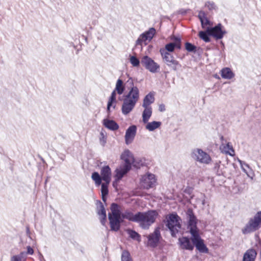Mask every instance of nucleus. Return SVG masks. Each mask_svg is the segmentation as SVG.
Returning a JSON list of instances; mask_svg holds the SVG:
<instances>
[{
	"label": "nucleus",
	"instance_id": "1",
	"mask_svg": "<svg viewBox=\"0 0 261 261\" xmlns=\"http://www.w3.org/2000/svg\"><path fill=\"white\" fill-rule=\"evenodd\" d=\"M127 83L130 85V89L124 96L121 107V112L124 115H128L133 111L139 99V90L137 87L134 86L133 79L129 78Z\"/></svg>",
	"mask_w": 261,
	"mask_h": 261
},
{
	"label": "nucleus",
	"instance_id": "2",
	"mask_svg": "<svg viewBox=\"0 0 261 261\" xmlns=\"http://www.w3.org/2000/svg\"><path fill=\"white\" fill-rule=\"evenodd\" d=\"M137 223L144 229H148L154 223L158 216L155 210H149L145 212H138Z\"/></svg>",
	"mask_w": 261,
	"mask_h": 261
},
{
	"label": "nucleus",
	"instance_id": "3",
	"mask_svg": "<svg viewBox=\"0 0 261 261\" xmlns=\"http://www.w3.org/2000/svg\"><path fill=\"white\" fill-rule=\"evenodd\" d=\"M110 209L111 213L108 214L110 227L112 230L117 231L120 228V223L122 221L119 206L117 203H112Z\"/></svg>",
	"mask_w": 261,
	"mask_h": 261
},
{
	"label": "nucleus",
	"instance_id": "4",
	"mask_svg": "<svg viewBox=\"0 0 261 261\" xmlns=\"http://www.w3.org/2000/svg\"><path fill=\"white\" fill-rule=\"evenodd\" d=\"M111 169L108 165L103 166L100 170V175L94 172L92 174L91 178L94 181L96 186H99L101 184L102 180L107 184H110L111 180Z\"/></svg>",
	"mask_w": 261,
	"mask_h": 261
},
{
	"label": "nucleus",
	"instance_id": "5",
	"mask_svg": "<svg viewBox=\"0 0 261 261\" xmlns=\"http://www.w3.org/2000/svg\"><path fill=\"white\" fill-rule=\"evenodd\" d=\"M181 219L176 214H171L167 218L166 226L170 231L173 237H175L176 234L181 228Z\"/></svg>",
	"mask_w": 261,
	"mask_h": 261
},
{
	"label": "nucleus",
	"instance_id": "6",
	"mask_svg": "<svg viewBox=\"0 0 261 261\" xmlns=\"http://www.w3.org/2000/svg\"><path fill=\"white\" fill-rule=\"evenodd\" d=\"M261 226V211H259L249 220L242 229L243 234L249 233L259 229Z\"/></svg>",
	"mask_w": 261,
	"mask_h": 261
},
{
	"label": "nucleus",
	"instance_id": "7",
	"mask_svg": "<svg viewBox=\"0 0 261 261\" xmlns=\"http://www.w3.org/2000/svg\"><path fill=\"white\" fill-rule=\"evenodd\" d=\"M186 216L188 220V228L189 229L191 236L193 232H195L196 234L198 233V229L197 227V219L191 208L188 209L186 212Z\"/></svg>",
	"mask_w": 261,
	"mask_h": 261
},
{
	"label": "nucleus",
	"instance_id": "8",
	"mask_svg": "<svg viewBox=\"0 0 261 261\" xmlns=\"http://www.w3.org/2000/svg\"><path fill=\"white\" fill-rule=\"evenodd\" d=\"M142 65L151 73L158 72L160 70V65L148 56H144L141 61Z\"/></svg>",
	"mask_w": 261,
	"mask_h": 261
},
{
	"label": "nucleus",
	"instance_id": "9",
	"mask_svg": "<svg viewBox=\"0 0 261 261\" xmlns=\"http://www.w3.org/2000/svg\"><path fill=\"white\" fill-rule=\"evenodd\" d=\"M192 157L196 161L205 164H209L211 160L209 154L203 151L202 149L198 148L193 150Z\"/></svg>",
	"mask_w": 261,
	"mask_h": 261
},
{
	"label": "nucleus",
	"instance_id": "10",
	"mask_svg": "<svg viewBox=\"0 0 261 261\" xmlns=\"http://www.w3.org/2000/svg\"><path fill=\"white\" fill-rule=\"evenodd\" d=\"M191 241L193 244L195 246L196 249L201 253H206L208 249L204 243L203 240L201 238L199 233H195L193 232L191 237Z\"/></svg>",
	"mask_w": 261,
	"mask_h": 261
},
{
	"label": "nucleus",
	"instance_id": "11",
	"mask_svg": "<svg viewBox=\"0 0 261 261\" xmlns=\"http://www.w3.org/2000/svg\"><path fill=\"white\" fill-rule=\"evenodd\" d=\"M207 32L210 36L214 37L216 39H222L226 34V31L223 29V26L221 23L218 24L214 27L207 28Z\"/></svg>",
	"mask_w": 261,
	"mask_h": 261
},
{
	"label": "nucleus",
	"instance_id": "12",
	"mask_svg": "<svg viewBox=\"0 0 261 261\" xmlns=\"http://www.w3.org/2000/svg\"><path fill=\"white\" fill-rule=\"evenodd\" d=\"M156 179L155 176L153 174L148 173L146 175L142 176L140 184L143 188L148 189L152 188L155 185Z\"/></svg>",
	"mask_w": 261,
	"mask_h": 261
},
{
	"label": "nucleus",
	"instance_id": "13",
	"mask_svg": "<svg viewBox=\"0 0 261 261\" xmlns=\"http://www.w3.org/2000/svg\"><path fill=\"white\" fill-rule=\"evenodd\" d=\"M148 245L154 248L157 246L160 239L161 238L159 227H156L153 233L148 236Z\"/></svg>",
	"mask_w": 261,
	"mask_h": 261
},
{
	"label": "nucleus",
	"instance_id": "14",
	"mask_svg": "<svg viewBox=\"0 0 261 261\" xmlns=\"http://www.w3.org/2000/svg\"><path fill=\"white\" fill-rule=\"evenodd\" d=\"M137 129L136 125H132L126 129L124 136L126 144L129 145L133 142L137 133Z\"/></svg>",
	"mask_w": 261,
	"mask_h": 261
},
{
	"label": "nucleus",
	"instance_id": "15",
	"mask_svg": "<svg viewBox=\"0 0 261 261\" xmlns=\"http://www.w3.org/2000/svg\"><path fill=\"white\" fill-rule=\"evenodd\" d=\"M121 159L124 161V166H127L131 168L132 164L134 162L135 159L133 153L128 149H125L121 155Z\"/></svg>",
	"mask_w": 261,
	"mask_h": 261
},
{
	"label": "nucleus",
	"instance_id": "16",
	"mask_svg": "<svg viewBox=\"0 0 261 261\" xmlns=\"http://www.w3.org/2000/svg\"><path fill=\"white\" fill-rule=\"evenodd\" d=\"M178 243L180 247L182 249L193 250L194 249V244L190 242V239L186 237H182L178 239Z\"/></svg>",
	"mask_w": 261,
	"mask_h": 261
},
{
	"label": "nucleus",
	"instance_id": "17",
	"mask_svg": "<svg viewBox=\"0 0 261 261\" xmlns=\"http://www.w3.org/2000/svg\"><path fill=\"white\" fill-rule=\"evenodd\" d=\"M130 168L127 166H121L119 168H117L115 170L116 174L115 176V181L113 182V186H115V182L119 181L123 176L127 173Z\"/></svg>",
	"mask_w": 261,
	"mask_h": 261
},
{
	"label": "nucleus",
	"instance_id": "18",
	"mask_svg": "<svg viewBox=\"0 0 261 261\" xmlns=\"http://www.w3.org/2000/svg\"><path fill=\"white\" fill-rule=\"evenodd\" d=\"M138 212L134 214L133 212L129 210L125 211L121 215L123 219H127L129 221L137 223L138 219Z\"/></svg>",
	"mask_w": 261,
	"mask_h": 261
},
{
	"label": "nucleus",
	"instance_id": "19",
	"mask_svg": "<svg viewBox=\"0 0 261 261\" xmlns=\"http://www.w3.org/2000/svg\"><path fill=\"white\" fill-rule=\"evenodd\" d=\"M103 125L111 130H116L119 128V125L114 120L105 119L103 120Z\"/></svg>",
	"mask_w": 261,
	"mask_h": 261
},
{
	"label": "nucleus",
	"instance_id": "20",
	"mask_svg": "<svg viewBox=\"0 0 261 261\" xmlns=\"http://www.w3.org/2000/svg\"><path fill=\"white\" fill-rule=\"evenodd\" d=\"M256 254L254 249H248L244 254L243 261H254Z\"/></svg>",
	"mask_w": 261,
	"mask_h": 261
},
{
	"label": "nucleus",
	"instance_id": "21",
	"mask_svg": "<svg viewBox=\"0 0 261 261\" xmlns=\"http://www.w3.org/2000/svg\"><path fill=\"white\" fill-rule=\"evenodd\" d=\"M220 149L222 152L228 154L231 156L234 155V150L233 149L232 145L230 143H227L226 144H222L220 146Z\"/></svg>",
	"mask_w": 261,
	"mask_h": 261
},
{
	"label": "nucleus",
	"instance_id": "22",
	"mask_svg": "<svg viewBox=\"0 0 261 261\" xmlns=\"http://www.w3.org/2000/svg\"><path fill=\"white\" fill-rule=\"evenodd\" d=\"M221 75L224 79H231L234 76V74L229 68H224L221 70Z\"/></svg>",
	"mask_w": 261,
	"mask_h": 261
},
{
	"label": "nucleus",
	"instance_id": "23",
	"mask_svg": "<svg viewBox=\"0 0 261 261\" xmlns=\"http://www.w3.org/2000/svg\"><path fill=\"white\" fill-rule=\"evenodd\" d=\"M144 110L142 113V121L144 123L148 122L149 118L152 115V108L151 107H143Z\"/></svg>",
	"mask_w": 261,
	"mask_h": 261
},
{
	"label": "nucleus",
	"instance_id": "24",
	"mask_svg": "<svg viewBox=\"0 0 261 261\" xmlns=\"http://www.w3.org/2000/svg\"><path fill=\"white\" fill-rule=\"evenodd\" d=\"M154 97L153 94L149 93L147 94L144 98L142 107H151L150 105L153 103Z\"/></svg>",
	"mask_w": 261,
	"mask_h": 261
},
{
	"label": "nucleus",
	"instance_id": "25",
	"mask_svg": "<svg viewBox=\"0 0 261 261\" xmlns=\"http://www.w3.org/2000/svg\"><path fill=\"white\" fill-rule=\"evenodd\" d=\"M198 18L200 20L202 28H205L207 25L210 24V21L206 17L205 12L201 11L198 14Z\"/></svg>",
	"mask_w": 261,
	"mask_h": 261
},
{
	"label": "nucleus",
	"instance_id": "26",
	"mask_svg": "<svg viewBox=\"0 0 261 261\" xmlns=\"http://www.w3.org/2000/svg\"><path fill=\"white\" fill-rule=\"evenodd\" d=\"M162 124L161 122L153 121L146 123L145 128L149 132H152L155 129L159 128Z\"/></svg>",
	"mask_w": 261,
	"mask_h": 261
},
{
	"label": "nucleus",
	"instance_id": "27",
	"mask_svg": "<svg viewBox=\"0 0 261 261\" xmlns=\"http://www.w3.org/2000/svg\"><path fill=\"white\" fill-rule=\"evenodd\" d=\"M166 65L174 71H177L181 67V64L178 61L175 59L174 57Z\"/></svg>",
	"mask_w": 261,
	"mask_h": 261
},
{
	"label": "nucleus",
	"instance_id": "28",
	"mask_svg": "<svg viewBox=\"0 0 261 261\" xmlns=\"http://www.w3.org/2000/svg\"><path fill=\"white\" fill-rule=\"evenodd\" d=\"M160 53L161 55L163 61L166 64L169 63V62L171 60V59L173 57L170 53L166 51L164 48L160 49Z\"/></svg>",
	"mask_w": 261,
	"mask_h": 261
},
{
	"label": "nucleus",
	"instance_id": "29",
	"mask_svg": "<svg viewBox=\"0 0 261 261\" xmlns=\"http://www.w3.org/2000/svg\"><path fill=\"white\" fill-rule=\"evenodd\" d=\"M149 39L148 38V36L145 33H142L140 35L138 39L136 40V44L137 45H142V43H144V45H147V43L150 42Z\"/></svg>",
	"mask_w": 261,
	"mask_h": 261
},
{
	"label": "nucleus",
	"instance_id": "30",
	"mask_svg": "<svg viewBox=\"0 0 261 261\" xmlns=\"http://www.w3.org/2000/svg\"><path fill=\"white\" fill-rule=\"evenodd\" d=\"M109 184H107L105 182L104 183L101 184V192L102 196V199L103 201H106V196L108 194L109 190H108V185Z\"/></svg>",
	"mask_w": 261,
	"mask_h": 261
},
{
	"label": "nucleus",
	"instance_id": "31",
	"mask_svg": "<svg viewBox=\"0 0 261 261\" xmlns=\"http://www.w3.org/2000/svg\"><path fill=\"white\" fill-rule=\"evenodd\" d=\"M119 95H121L124 91L123 81L121 79L117 81L115 90Z\"/></svg>",
	"mask_w": 261,
	"mask_h": 261
},
{
	"label": "nucleus",
	"instance_id": "32",
	"mask_svg": "<svg viewBox=\"0 0 261 261\" xmlns=\"http://www.w3.org/2000/svg\"><path fill=\"white\" fill-rule=\"evenodd\" d=\"M26 253L21 252L19 254L13 255L11 258V261H25Z\"/></svg>",
	"mask_w": 261,
	"mask_h": 261
},
{
	"label": "nucleus",
	"instance_id": "33",
	"mask_svg": "<svg viewBox=\"0 0 261 261\" xmlns=\"http://www.w3.org/2000/svg\"><path fill=\"white\" fill-rule=\"evenodd\" d=\"M127 233L129 235V237L131 238L132 239L138 241V242L141 241V237L140 234L132 229H128L126 230Z\"/></svg>",
	"mask_w": 261,
	"mask_h": 261
},
{
	"label": "nucleus",
	"instance_id": "34",
	"mask_svg": "<svg viewBox=\"0 0 261 261\" xmlns=\"http://www.w3.org/2000/svg\"><path fill=\"white\" fill-rule=\"evenodd\" d=\"M204 6L205 7H206L210 11L217 10L218 9L217 5L213 1H206L205 3Z\"/></svg>",
	"mask_w": 261,
	"mask_h": 261
},
{
	"label": "nucleus",
	"instance_id": "35",
	"mask_svg": "<svg viewBox=\"0 0 261 261\" xmlns=\"http://www.w3.org/2000/svg\"><path fill=\"white\" fill-rule=\"evenodd\" d=\"M214 171L218 175L220 176L223 174V171L221 167V165H220V162H217L215 164Z\"/></svg>",
	"mask_w": 261,
	"mask_h": 261
},
{
	"label": "nucleus",
	"instance_id": "36",
	"mask_svg": "<svg viewBox=\"0 0 261 261\" xmlns=\"http://www.w3.org/2000/svg\"><path fill=\"white\" fill-rule=\"evenodd\" d=\"M116 91L115 90H114L111 93V95L109 98V101L108 103V105H107L108 111L110 110V107L112 106V103L113 102L116 101Z\"/></svg>",
	"mask_w": 261,
	"mask_h": 261
},
{
	"label": "nucleus",
	"instance_id": "37",
	"mask_svg": "<svg viewBox=\"0 0 261 261\" xmlns=\"http://www.w3.org/2000/svg\"><path fill=\"white\" fill-rule=\"evenodd\" d=\"M121 261H133L128 251L124 250L121 254Z\"/></svg>",
	"mask_w": 261,
	"mask_h": 261
},
{
	"label": "nucleus",
	"instance_id": "38",
	"mask_svg": "<svg viewBox=\"0 0 261 261\" xmlns=\"http://www.w3.org/2000/svg\"><path fill=\"white\" fill-rule=\"evenodd\" d=\"M171 39L173 41L172 43L177 45V48L180 49L181 47V39L179 37L173 36L171 37Z\"/></svg>",
	"mask_w": 261,
	"mask_h": 261
},
{
	"label": "nucleus",
	"instance_id": "39",
	"mask_svg": "<svg viewBox=\"0 0 261 261\" xmlns=\"http://www.w3.org/2000/svg\"><path fill=\"white\" fill-rule=\"evenodd\" d=\"M210 36L206 32L201 31L199 33V37L204 40L205 42H208L210 41V39L208 37Z\"/></svg>",
	"mask_w": 261,
	"mask_h": 261
},
{
	"label": "nucleus",
	"instance_id": "40",
	"mask_svg": "<svg viewBox=\"0 0 261 261\" xmlns=\"http://www.w3.org/2000/svg\"><path fill=\"white\" fill-rule=\"evenodd\" d=\"M177 48V45L174 43L171 42L165 45V48H164L167 52H173L174 50V49Z\"/></svg>",
	"mask_w": 261,
	"mask_h": 261
},
{
	"label": "nucleus",
	"instance_id": "41",
	"mask_svg": "<svg viewBox=\"0 0 261 261\" xmlns=\"http://www.w3.org/2000/svg\"><path fill=\"white\" fill-rule=\"evenodd\" d=\"M185 48L188 52L195 53L196 50V46L189 42L185 43Z\"/></svg>",
	"mask_w": 261,
	"mask_h": 261
},
{
	"label": "nucleus",
	"instance_id": "42",
	"mask_svg": "<svg viewBox=\"0 0 261 261\" xmlns=\"http://www.w3.org/2000/svg\"><path fill=\"white\" fill-rule=\"evenodd\" d=\"M155 29L153 28H150L148 31L145 32L144 33L148 36V38L149 39V40H151L153 38V36L155 34Z\"/></svg>",
	"mask_w": 261,
	"mask_h": 261
},
{
	"label": "nucleus",
	"instance_id": "43",
	"mask_svg": "<svg viewBox=\"0 0 261 261\" xmlns=\"http://www.w3.org/2000/svg\"><path fill=\"white\" fill-rule=\"evenodd\" d=\"M97 213L100 217H106L107 216L104 206L100 201H99V209L98 210Z\"/></svg>",
	"mask_w": 261,
	"mask_h": 261
},
{
	"label": "nucleus",
	"instance_id": "44",
	"mask_svg": "<svg viewBox=\"0 0 261 261\" xmlns=\"http://www.w3.org/2000/svg\"><path fill=\"white\" fill-rule=\"evenodd\" d=\"M129 61L134 67H138L140 65L139 60L135 56H130Z\"/></svg>",
	"mask_w": 261,
	"mask_h": 261
},
{
	"label": "nucleus",
	"instance_id": "45",
	"mask_svg": "<svg viewBox=\"0 0 261 261\" xmlns=\"http://www.w3.org/2000/svg\"><path fill=\"white\" fill-rule=\"evenodd\" d=\"M27 252H25L26 255L27 254H30V255L33 254L34 250L33 249V248L31 247H30V246H27Z\"/></svg>",
	"mask_w": 261,
	"mask_h": 261
},
{
	"label": "nucleus",
	"instance_id": "46",
	"mask_svg": "<svg viewBox=\"0 0 261 261\" xmlns=\"http://www.w3.org/2000/svg\"><path fill=\"white\" fill-rule=\"evenodd\" d=\"M237 161L240 163V164L241 165V168L243 170V171L244 172L247 173L246 169L244 167H243V163H244V162L241 161V160H240L239 158L237 159Z\"/></svg>",
	"mask_w": 261,
	"mask_h": 261
},
{
	"label": "nucleus",
	"instance_id": "47",
	"mask_svg": "<svg viewBox=\"0 0 261 261\" xmlns=\"http://www.w3.org/2000/svg\"><path fill=\"white\" fill-rule=\"evenodd\" d=\"M165 106L164 104H160L159 106V110L160 112H164L165 111Z\"/></svg>",
	"mask_w": 261,
	"mask_h": 261
},
{
	"label": "nucleus",
	"instance_id": "48",
	"mask_svg": "<svg viewBox=\"0 0 261 261\" xmlns=\"http://www.w3.org/2000/svg\"><path fill=\"white\" fill-rule=\"evenodd\" d=\"M107 219V216L106 217H100V222L102 225H105Z\"/></svg>",
	"mask_w": 261,
	"mask_h": 261
},
{
	"label": "nucleus",
	"instance_id": "49",
	"mask_svg": "<svg viewBox=\"0 0 261 261\" xmlns=\"http://www.w3.org/2000/svg\"><path fill=\"white\" fill-rule=\"evenodd\" d=\"M100 135L102 136V139H101L100 140H101V141H102L103 145H104L106 143V139L105 138L104 135H103V133H101Z\"/></svg>",
	"mask_w": 261,
	"mask_h": 261
},
{
	"label": "nucleus",
	"instance_id": "50",
	"mask_svg": "<svg viewBox=\"0 0 261 261\" xmlns=\"http://www.w3.org/2000/svg\"><path fill=\"white\" fill-rule=\"evenodd\" d=\"M27 234L28 236L31 239V236H30V231L29 229V228L28 227H27Z\"/></svg>",
	"mask_w": 261,
	"mask_h": 261
},
{
	"label": "nucleus",
	"instance_id": "51",
	"mask_svg": "<svg viewBox=\"0 0 261 261\" xmlns=\"http://www.w3.org/2000/svg\"><path fill=\"white\" fill-rule=\"evenodd\" d=\"M243 167H246L248 168H249V166L248 165V164H246L244 162V163H243Z\"/></svg>",
	"mask_w": 261,
	"mask_h": 261
},
{
	"label": "nucleus",
	"instance_id": "52",
	"mask_svg": "<svg viewBox=\"0 0 261 261\" xmlns=\"http://www.w3.org/2000/svg\"><path fill=\"white\" fill-rule=\"evenodd\" d=\"M202 204H203V205H204V201H203L202 202Z\"/></svg>",
	"mask_w": 261,
	"mask_h": 261
}]
</instances>
